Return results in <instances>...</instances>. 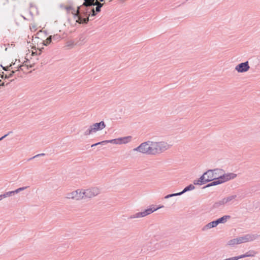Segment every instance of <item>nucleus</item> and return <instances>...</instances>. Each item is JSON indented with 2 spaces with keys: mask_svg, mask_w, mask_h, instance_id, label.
Returning a JSON list of instances; mask_svg holds the SVG:
<instances>
[{
  "mask_svg": "<svg viewBox=\"0 0 260 260\" xmlns=\"http://www.w3.org/2000/svg\"><path fill=\"white\" fill-rule=\"evenodd\" d=\"M105 0H84L83 7H78L75 18L77 17L76 22L80 24H87L90 16L94 17L101 11Z\"/></svg>",
  "mask_w": 260,
  "mask_h": 260,
  "instance_id": "1",
  "label": "nucleus"
},
{
  "mask_svg": "<svg viewBox=\"0 0 260 260\" xmlns=\"http://www.w3.org/2000/svg\"><path fill=\"white\" fill-rule=\"evenodd\" d=\"M171 146L165 141H148L141 143L138 147L133 149V151L147 155H156L168 150Z\"/></svg>",
  "mask_w": 260,
  "mask_h": 260,
  "instance_id": "2",
  "label": "nucleus"
},
{
  "mask_svg": "<svg viewBox=\"0 0 260 260\" xmlns=\"http://www.w3.org/2000/svg\"><path fill=\"white\" fill-rule=\"evenodd\" d=\"M34 66H16L15 67V70H12V73L15 74L16 76H22L23 74H28L31 73L35 69H32Z\"/></svg>",
  "mask_w": 260,
  "mask_h": 260,
  "instance_id": "3",
  "label": "nucleus"
},
{
  "mask_svg": "<svg viewBox=\"0 0 260 260\" xmlns=\"http://www.w3.org/2000/svg\"><path fill=\"white\" fill-rule=\"evenodd\" d=\"M224 171L220 169L209 170L206 172L208 178L207 180L210 182L216 179H219L220 175Z\"/></svg>",
  "mask_w": 260,
  "mask_h": 260,
  "instance_id": "4",
  "label": "nucleus"
},
{
  "mask_svg": "<svg viewBox=\"0 0 260 260\" xmlns=\"http://www.w3.org/2000/svg\"><path fill=\"white\" fill-rule=\"evenodd\" d=\"M258 234H246L237 237L238 244L254 241L258 238Z\"/></svg>",
  "mask_w": 260,
  "mask_h": 260,
  "instance_id": "5",
  "label": "nucleus"
},
{
  "mask_svg": "<svg viewBox=\"0 0 260 260\" xmlns=\"http://www.w3.org/2000/svg\"><path fill=\"white\" fill-rule=\"evenodd\" d=\"M65 198L67 199L75 200L77 201L83 199V195L82 189H78L66 194Z\"/></svg>",
  "mask_w": 260,
  "mask_h": 260,
  "instance_id": "6",
  "label": "nucleus"
},
{
  "mask_svg": "<svg viewBox=\"0 0 260 260\" xmlns=\"http://www.w3.org/2000/svg\"><path fill=\"white\" fill-rule=\"evenodd\" d=\"M83 198H91L100 193V189L97 187H93L87 189H82Z\"/></svg>",
  "mask_w": 260,
  "mask_h": 260,
  "instance_id": "7",
  "label": "nucleus"
},
{
  "mask_svg": "<svg viewBox=\"0 0 260 260\" xmlns=\"http://www.w3.org/2000/svg\"><path fill=\"white\" fill-rule=\"evenodd\" d=\"M163 207H164V206H161L158 207L157 208H155V209L154 208L153 209L152 208H148L147 209L145 210L143 212H138L134 215H131L128 217V219H134V218H138L145 217L146 215H148L152 213V212L157 210V209L163 208Z\"/></svg>",
  "mask_w": 260,
  "mask_h": 260,
  "instance_id": "8",
  "label": "nucleus"
},
{
  "mask_svg": "<svg viewBox=\"0 0 260 260\" xmlns=\"http://www.w3.org/2000/svg\"><path fill=\"white\" fill-rule=\"evenodd\" d=\"M237 175L234 173H222L220 175L219 179L221 183H224L225 182L228 181L230 180L234 179L237 177Z\"/></svg>",
  "mask_w": 260,
  "mask_h": 260,
  "instance_id": "9",
  "label": "nucleus"
},
{
  "mask_svg": "<svg viewBox=\"0 0 260 260\" xmlns=\"http://www.w3.org/2000/svg\"><path fill=\"white\" fill-rule=\"evenodd\" d=\"M207 179H208V178H207L206 173V172H205L203 174V175H202L200 177V178L199 179L195 180L193 181V184L194 185H200L206 184V183L210 182L209 181L207 180Z\"/></svg>",
  "mask_w": 260,
  "mask_h": 260,
  "instance_id": "10",
  "label": "nucleus"
},
{
  "mask_svg": "<svg viewBox=\"0 0 260 260\" xmlns=\"http://www.w3.org/2000/svg\"><path fill=\"white\" fill-rule=\"evenodd\" d=\"M91 126L93 131H94V133H95L98 131L104 129L106 127V124L103 121H102L99 123H95L91 125Z\"/></svg>",
  "mask_w": 260,
  "mask_h": 260,
  "instance_id": "11",
  "label": "nucleus"
},
{
  "mask_svg": "<svg viewBox=\"0 0 260 260\" xmlns=\"http://www.w3.org/2000/svg\"><path fill=\"white\" fill-rule=\"evenodd\" d=\"M225 204L223 202V200H221L217 202H216L212 206L211 208V210H215V209H221L223 208Z\"/></svg>",
  "mask_w": 260,
  "mask_h": 260,
  "instance_id": "12",
  "label": "nucleus"
},
{
  "mask_svg": "<svg viewBox=\"0 0 260 260\" xmlns=\"http://www.w3.org/2000/svg\"><path fill=\"white\" fill-rule=\"evenodd\" d=\"M258 61H259V59H258V58L254 57L249 58L248 60H247L245 62L239 63L237 65H249V62H250V63H256L257 65H258V64H259Z\"/></svg>",
  "mask_w": 260,
  "mask_h": 260,
  "instance_id": "13",
  "label": "nucleus"
},
{
  "mask_svg": "<svg viewBox=\"0 0 260 260\" xmlns=\"http://www.w3.org/2000/svg\"><path fill=\"white\" fill-rule=\"evenodd\" d=\"M217 225V222L216 220L211 221L208 224H207L206 225H205L203 228L202 229V231H207L209 229H210L213 228H215Z\"/></svg>",
  "mask_w": 260,
  "mask_h": 260,
  "instance_id": "14",
  "label": "nucleus"
},
{
  "mask_svg": "<svg viewBox=\"0 0 260 260\" xmlns=\"http://www.w3.org/2000/svg\"><path fill=\"white\" fill-rule=\"evenodd\" d=\"M82 131H83V135L85 136L94 133V131H93L91 125L89 126L84 127Z\"/></svg>",
  "mask_w": 260,
  "mask_h": 260,
  "instance_id": "15",
  "label": "nucleus"
},
{
  "mask_svg": "<svg viewBox=\"0 0 260 260\" xmlns=\"http://www.w3.org/2000/svg\"><path fill=\"white\" fill-rule=\"evenodd\" d=\"M231 218V216L230 215H224L223 216L221 217V218H219L216 220V221L217 222V225L219 223H225L228 220L230 219Z\"/></svg>",
  "mask_w": 260,
  "mask_h": 260,
  "instance_id": "16",
  "label": "nucleus"
},
{
  "mask_svg": "<svg viewBox=\"0 0 260 260\" xmlns=\"http://www.w3.org/2000/svg\"><path fill=\"white\" fill-rule=\"evenodd\" d=\"M3 68V70L7 71H10V73L9 74H6V76L8 77H10L12 76L13 75H15V74H13L12 73V70H15V67L13 68L12 67V66H1Z\"/></svg>",
  "mask_w": 260,
  "mask_h": 260,
  "instance_id": "17",
  "label": "nucleus"
},
{
  "mask_svg": "<svg viewBox=\"0 0 260 260\" xmlns=\"http://www.w3.org/2000/svg\"><path fill=\"white\" fill-rule=\"evenodd\" d=\"M132 137L131 136H127L122 138H119V144H126L128 142H129L132 140Z\"/></svg>",
  "mask_w": 260,
  "mask_h": 260,
  "instance_id": "18",
  "label": "nucleus"
},
{
  "mask_svg": "<svg viewBox=\"0 0 260 260\" xmlns=\"http://www.w3.org/2000/svg\"><path fill=\"white\" fill-rule=\"evenodd\" d=\"M237 198V195H231L222 199L225 205L230 202H233V200Z\"/></svg>",
  "mask_w": 260,
  "mask_h": 260,
  "instance_id": "19",
  "label": "nucleus"
},
{
  "mask_svg": "<svg viewBox=\"0 0 260 260\" xmlns=\"http://www.w3.org/2000/svg\"><path fill=\"white\" fill-rule=\"evenodd\" d=\"M220 184H221V182L220 181V179H216L215 180H213V181L211 183H209L207 185L204 186L203 188L209 187L212 186H215Z\"/></svg>",
  "mask_w": 260,
  "mask_h": 260,
  "instance_id": "20",
  "label": "nucleus"
},
{
  "mask_svg": "<svg viewBox=\"0 0 260 260\" xmlns=\"http://www.w3.org/2000/svg\"><path fill=\"white\" fill-rule=\"evenodd\" d=\"M250 66H236L235 70L239 73H243L247 71Z\"/></svg>",
  "mask_w": 260,
  "mask_h": 260,
  "instance_id": "21",
  "label": "nucleus"
},
{
  "mask_svg": "<svg viewBox=\"0 0 260 260\" xmlns=\"http://www.w3.org/2000/svg\"><path fill=\"white\" fill-rule=\"evenodd\" d=\"M102 143H104V145H105V144H106L107 143H112V144H119V142L118 138H117V139H112V140H110L103 141H102Z\"/></svg>",
  "mask_w": 260,
  "mask_h": 260,
  "instance_id": "22",
  "label": "nucleus"
},
{
  "mask_svg": "<svg viewBox=\"0 0 260 260\" xmlns=\"http://www.w3.org/2000/svg\"><path fill=\"white\" fill-rule=\"evenodd\" d=\"M13 196V193L12 192V191L6 192L3 194H2L0 195V201L2 200L3 199L6 198L7 197H9Z\"/></svg>",
  "mask_w": 260,
  "mask_h": 260,
  "instance_id": "23",
  "label": "nucleus"
},
{
  "mask_svg": "<svg viewBox=\"0 0 260 260\" xmlns=\"http://www.w3.org/2000/svg\"><path fill=\"white\" fill-rule=\"evenodd\" d=\"M246 257H254L257 254L254 250H249L245 253Z\"/></svg>",
  "mask_w": 260,
  "mask_h": 260,
  "instance_id": "24",
  "label": "nucleus"
},
{
  "mask_svg": "<svg viewBox=\"0 0 260 260\" xmlns=\"http://www.w3.org/2000/svg\"><path fill=\"white\" fill-rule=\"evenodd\" d=\"M238 243L237 238L232 239L229 240L228 242V245L229 246H234L235 245H238Z\"/></svg>",
  "mask_w": 260,
  "mask_h": 260,
  "instance_id": "25",
  "label": "nucleus"
},
{
  "mask_svg": "<svg viewBox=\"0 0 260 260\" xmlns=\"http://www.w3.org/2000/svg\"><path fill=\"white\" fill-rule=\"evenodd\" d=\"M195 188L194 186L192 184H190L188 186L185 187L183 190V192L185 193L188 191L192 190Z\"/></svg>",
  "mask_w": 260,
  "mask_h": 260,
  "instance_id": "26",
  "label": "nucleus"
},
{
  "mask_svg": "<svg viewBox=\"0 0 260 260\" xmlns=\"http://www.w3.org/2000/svg\"><path fill=\"white\" fill-rule=\"evenodd\" d=\"M27 188V186L22 187L18 188L15 190L12 191V192L13 193V196H14L15 193H18L19 192L24 190V189H25Z\"/></svg>",
  "mask_w": 260,
  "mask_h": 260,
  "instance_id": "27",
  "label": "nucleus"
},
{
  "mask_svg": "<svg viewBox=\"0 0 260 260\" xmlns=\"http://www.w3.org/2000/svg\"><path fill=\"white\" fill-rule=\"evenodd\" d=\"M86 39V37L84 34H81L79 36V41L80 42V44H82L84 43Z\"/></svg>",
  "mask_w": 260,
  "mask_h": 260,
  "instance_id": "28",
  "label": "nucleus"
},
{
  "mask_svg": "<svg viewBox=\"0 0 260 260\" xmlns=\"http://www.w3.org/2000/svg\"><path fill=\"white\" fill-rule=\"evenodd\" d=\"M52 39V36H50L47 38V39L45 41L46 42V43H47V44H49L51 42Z\"/></svg>",
  "mask_w": 260,
  "mask_h": 260,
  "instance_id": "29",
  "label": "nucleus"
},
{
  "mask_svg": "<svg viewBox=\"0 0 260 260\" xmlns=\"http://www.w3.org/2000/svg\"><path fill=\"white\" fill-rule=\"evenodd\" d=\"M44 155H45L44 153H40V154H37V155L33 156L32 157H31V158H29L28 160H31L32 159H34V158H35L36 157H39L40 156H44Z\"/></svg>",
  "mask_w": 260,
  "mask_h": 260,
  "instance_id": "30",
  "label": "nucleus"
},
{
  "mask_svg": "<svg viewBox=\"0 0 260 260\" xmlns=\"http://www.w3.org/2000/svg\"><path fill=\"white\" fill-rule=\"evenodd\" d=\"M175 197V194L174 193H172V194H168L167 196H166L164 198L165 199H168L169 198H170L171 197Z\"/></svg>",
  "mask_w": 260,
  "mask_h": 260,
  "instance_id": "31",
  "label": "nucleus"
},
{
  "mask_svg": "<svg viewBox=\"0 0 260 260\" xmlns=\"http://www.w3.org/2000/svg\"><path fill=\"white\" fill-rule=\"evenodd\" d=\"M29 7H30V8H34V7L37 10V14H39V12H38V11L37 10V7L35 5H34L32 3H31L29 4Z\"/></svg>",
  "mask_w": 260,
  "mask_h": 260,
  "instance_id": "32",
  "label": "nucleus"
},
{
  "mask_svg": "<svg viewBox=\"0 0 260 260\" xmlns=\"http://www.w3.org/2000/svg\"><path fill=\"white\" fill-rule=\"evenodd\" d=\"M104 145V143H102V141H101L100 142H98V143H96L95 144L91 145V147H94L95 146H97V145Z\"/></svg>",
  "mask_w": 260,
  "mask_h": 260,
  "instance_id": "33",
  "label": "nucleus"
},
{
  "mask_svg": "<svg viewBox=\"0 0 260 260\" xmlns=\"http://www.w3.org/2000/svg\"><path fill=\"white\" fill-rule=\"evenodd\" d=\"M12 132H9L7 134L4 135L2 137L0 138V141L3 140L5 138H6L7 136H8L10 134L12 133Z\"/></svg>",
  "mask_w": 260,
  "mask_h": 260,
  "instance_id": "34",
  "label": "nucleus"
},
{
  "mask_svg": "<svg viewBox=\"0 0 260 260\" xmlns=\"http://www.w3.org/2000/svg\"><path fill=\"white\" fill-rule=\"evenodd\" d=\"M60 38V36L58 35H54L52 37V38H53L54 40H57V39H59Z\"/></svg>",
  "mask_w": 260,
  "mask_h": 260,
  "instance_id": "35",
  "label": "nucleus"
},
{
  "mask_svg": "<svg viewBox=\"0 0 260 260\" xmlns=\"http://www.w3.org/2000/svg\"><path fill=\"white\" fill-rule=\"evenodd\" d=\"M183 193H184V192H183V190H182L181 192H178V193H175L174 194H175V197H176V196H181V195H182Z\"/></svg>",
  "mask_w": 260,
  "mask_h": 260,
  "instance_id": "36",
  "label": "nucleus"
},
{
  "mask_svg": "<svg viewBox=\"0 0 260 260\" xmlns=\"http://www.w3.org/2000/svg\"><path fill=\"white\" fill-rule=\"evenodd\" d=\"M66 9L68 11H70V10H71L73 9V7H72V6H67V7H66Z\"/></svg>",
  "mask_w": 260,
  "mask_h": 260,
  "instance_id": "37",
  "label": "nucleus"
},
{
  "mask_svg": "<svg viewBox=\"0 0 260 260\" xmlns=\"http://www.w3.org/2000/svg\"><path fill=\"white\" fill-rule=\"evenodd\" d=\"M29 14L31 16V17L32 18L33 16H34V14H33V13L30 10L29 11Z\"/></svg>",
  "mask_w": 260,
  "mask_h": 260,
  "instance_id": "38",
  "label": "nucleus"
},
{
  "mask_svg": "<svg viewBox=\"0 0 260 260\" xmlns=\"http://www.w3.org/2000/svg\"><path fill=\"white\" fill-rule=\"evenodd\" d=\"M43 44L44 46H47L48 45V44H47V43H46V42L45 41H43Z\"/></svg>",
  "mask_w": 260,
  "mask_h": 260,
  "instance_id": "39",
  "label": "nucleus"
},
{
  "mask_svg": "<svg viewBox=\"0 0 260 260\" xmlns=\"http://www.w3.org/2000/svg\"><path fill=\"white\" fill-rule=\"evenodd\" d=\"M5 86V84H4V82H3L2 83H1V84H0V87H1V86Z\"/></svg>",
  "mask_w": 260,
  "mask_h": 260,
  "instance_id": "40",
  "label": "nucleus"
},
{
  "mask_svg": "<svg viewBox=\"0 0 260 260\" xmlns=\"http://www.w3.org/2000/svg\"><path fill=\"white\" fill-rule=\"evenodd\" d=\"M21 16L23 18L24 20H27L24 16H23L22 15H21Z\"/></svg>",
  "mask_w": 260,
  "mask_h": 260,
  "instance_id": "41",
  "label": "nucleus"
},
{
  "mask_svg": "<svg viewBox=\"0 0 260 260\" xmlns=\"http://www.w3.org/2000/svg\"><path fill=\"white\" fill-rule=\"evenodd\" d=\"M14 64H15V63H13V62H12L11 63H10L9 65L11 66V65H14Z\"/></svg>",
  "mask_w": 260,
  "mask_h": 260,
  "instance_id": "42",
  "label": "nucleus"
},
{
  "mask_svg": "<svg viewBox=\"0 0 260 260\" xmlns=\"http://www.w3.org/2000/svg\"><path fill=\"white\" fill-rule=\"evenodd\" d=\"M44 32L45 33V35L47 36V32H46V31H44Z\"/></svg>",
  "mask_w": 260,
  "mask_h": 260,
  "instance_id": "43",
  "label": "nucleus"
},
{
  "mask_svg": "<svg viewBox=\"0 0 260 260\" xmlns=\"http://www.w3.org/2000/svg\"><path fill=\"white\" fill-rule=\"evenodd\" d=\"M188 0H186V1H187Z\"/></svg>",
  "mask_w": 260,
  "mask_h": 260,
  "instance_id": "44",
  "label": "nucleus"
}]
</instances>
